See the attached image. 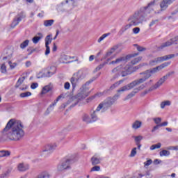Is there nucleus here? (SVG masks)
Listing matches in <instances>:
<instances>
[{
    "instance_id": "20",
    "label": "nucleus",
    "mask_w": 178,
    "mask_h": 178,
    "mask_svg": "<svg viewBox=\"0 0 178 178\" xmlns=\"http://www.w3.org/2000/svg\"><path fill=\"white\" fill-rule=\"evenodd\" d=\"M91 163L93 166L99 165L102 161V157H101L100 154H95L90 159Z\"/></svg>"
},
{
    "instance_id": "6",
    "label": "nucleus",
    "mask_w": 178,
    "mask_h": 178,
    "mask_svg": "<svg viewBox=\"0 0 178 178\" xmlns=\"http://www.w3.org/2000/svg\"><path fill=\"white\" fill-rule=\"evenodd\" d=\"M174 74L175 72H168L166 75L161 77L154 85L152 86L149 88V90H145L143 92V95H146V94L151 92V91H155V90H158V88H159V87H161V86H162V84H163V83H165L166 80H168L169 77H170V76Z\"/></svg>"
},
{
    "instance_id": "49",
    "label": "nucleus",
    "mask_w": 178,
    "mask_h": 178,
    "mask_svg": "<svg viewBox=\"0 0 178 178\" xmlns=\"http://www.w3.org/2000/svg\"><path fill=\"white\" fill-rule=\"evenodd\" d=\"M153 120L156 124H161V122H162V118H154Z\"/></svg>"
},
{
    "instance_id": "50",
    "label": "nucleus",
    "mask_w": 178,
    "mask_h": 178,
    "mask_svg": "<svg viewBox=\"0 0 178 178\" xmlns=\"http://www.w3.org/2000/svg\"><path fill=\"white\" fill-rule=\"evenodd\" d=\"M144 176H145L144 175L138 173V174H134L133 177H131L130 178H143L144 177Z\"/></svg>"
},
{
    "instance_id": "36",
    "label": "nucleus",
    "mask_w": 178,
    "mask_h": 178,
    "mask_svg": "<svg viewBox=\"0 0 178 178\" xmlns=\"http://www.w3.org/2000/svg\"><path fill=\"white\" fill-rule=\"evenodd\" d=\"M9 155H10V152L9 151H0V158H5V156H9Z\"/></svg>"
},
{
    "instance_id": "31",
    "label": "nucleus",
    "mask_w": 178,
    "mask_h": 178,
    "mask_svg": "<svg viewBox=\"0 0 178 178\" xmlns=\"http://www.w3.org/2000/svg\"><path fill=\"white\" fill-rule=\"evenodd\" d=\"M45 46H49V44L52 42V35H48L45 39Z\"/></svg>"
},
{
    "instance_id": "18",
    "label": "nucleus",
    "mask_w": 178,
    "mask_h": 178,
    "mask_svg": "<svg viewBox=\"0 0 178 178\" xmlns=\"http://www.w3.org/2000/svg\"><path fill=\"white\" fill-rule=\"evenodd\" d=\"M173 44H178V36L170 39V40L163 43L161 46H160V49H163V48H166V47H170V45Z\"/></svg>"
},
{
    "instance_id": "25",
    "label": "nucleus",
    "mask_w": 178,
    "mask_h": 178,
    "mask_svg": "<svg viewBox=\"0 0 178 178\" xmlns=\"http://www.w3.org/2000/svg\"><path fill=\"white\" fill-rule=\"evenodd\" d=\"M142 126L143 122L136 120L132 123L131 127L133 130H138V129H141Z\"/></svg>"
},
{
    "instance_id": "58",
    "label": "nucleus",
    "mask_w": 178,
    "mask_h": 178,
    "mask_svg": "<svg viewBox=\"0 0 178 178\" xmlns=\"http://www.w3.org/2000/svg\"><path fill=\"white\" fill-rule=\"evenodd\" d=\"M8 64L10 65V69H15V67L17 66V64H16V63H14L13 64H12V61H9Z\"/></svg>"
},
{
    "instance_id": "43",
    "label": "nucleus",
    "mask_w": 178,
    "mask_h": 178,
    "mask_svg": "<svg viewBox=\"0 0 178 178\" xmlns=\"http://www.w3.org/2000/svg\"><path fill=\"white\" fill-rule=\"evenodd\" d=\"M169 65H170V63L167 62L159 65L158 67L159 70H162V69H165V67H167V66H169Z\"/></svg>"
},
{
    "instance_id": "15",
    "label": "nucleus",
    "mask_w": 178,
    "mask_h": 178,
    "mask_svg": "<svg viewBox=\"0 0 178 178\" xmlns=\"http://www.w3.org/2000/svg\"><path fill=\"white\" fill-rule=\"evenodd\" d=\"M51 76H54V72H51L49 69H45L37 74V79H42V77H51Z\"/></svg>"
},
{
    "instance_id": "38",
    "label": "nucleus",
    "mask_w": 178,
    "mask_h": 178,
    "mask_svg": "<svg viewBox=\"0 0 178 178\" xmlns=\"http://www.w3.org/2000/svg\"><path fill=\"white\" fill-rule=\"evenodd\" d=\"M161 147H162V143H157V144L152 145L150 147V150H151V151H154V149H159V148H161Z\"/></svg>"
},
{
    "instance_id": "10",
    "label": "nucleus",
    "mask_w": 178,
    "mask_h": 178,
    "mask_svg": "<svg viewBox=\"0 0 178 178\" xmlns=\"http://www.w3.org/2000/svg\"><path fill=\"white\" fill-rule=\"evenodd\" d=\"M104 112L101 108V106H97L96 110L93 112L90 113V119L92 120V123H94V122H97L98 119H99V117L102 113Z\"/></svg>"
},
{
    "instance_id": "28",
    "label": "nucleus",
    "mask_w": 178,
    "mask_h": 178,
    "mask_svg": "<svg viewBox=\"0 0 178 178\" xmlns=\"http://www.w3.org/2000/svg\"><path fill=\"white\" fill-rule=\"evenodd\" d=\"M38 177L40 178H51V174L48 171H43Z\"/></svg>"
},
{
    "instance_id": "59",
    "label": "nucleus",
    "mask_w": 178,
    "mask_h": 178,
    "mask_svg": "<svg viewBox=\"0 0 178 178\" xmlns=\"http://www.w3.org/2000/svg\"><path fill=\"white\" fill-rule=\"evenodd\" d=\"M152 163V160L149 159L146 162L144 163V165L145 166H149V165H151Z\"/></svg>"
},
{
    "instance_id": "62",
    "label": "nucleus",
    "mask_w": 178,
    "mask_h": 178,
    "mask_svg": "<svg viewBox=\"0 0 178 178\" xmlns=\"http://www.w3.org/2000/svg\"><path fill=\"white\" fill-rule=\"evenodd\" d=\"M159 127H161V126L159 124L154 126L153 127V129H152V133H154L156 130H158V129H159Z\"/></svg>"
},
{
    "instance_id": "57",
    "label": "nucleus",
    "mask_w": 178,
    "mask_h": 178,
    "mask_svg": "<svg viewBox=\"0 0 178 178\" xmlns=\"http://www.w3.org/2000/svg\"><path fill=\"white\" fill-rule=\"evenodd\" d=\"M116 87H119V83L118 82H115L114 84H113L110 87V90H115V88H116Z\"/></svg>"
},
{
    "instance_id": "48",
    "label": "nucleus",
    "mask_w": 178,
    "mask_h": 178,
    "mask_svg": "<svg viewBox=\"0 0 178 178\" xmlns=\"http://www.w3.org/2000/svg\"><path fill=\"white\" fill-rule=\"evenodd\" d=\"M101 170V167L99 165H95L90 170V172H99Z\"/></svg>"
},
{
    "instance_id": "27",
    "label": "nucleus",
    "mask_w": 178,
    "mask_h": 178,
    "mask_svg": "<svg viewBox=\"0 0 178 178\" xmlns=\"http://www.w3.org/2000/svg\"><path fill=\"white\" fill-rule=\"evenodd\" d=\"M38 35L39 36H35L33 38L32 41L33 44H38V42L40 41V40H41V38H43L44 37V35H42V33H38Z\"/></svg>"
},
{
    "instance_id": "1",
    "label": "nucleus",
    "mask_w": 178,
    "mask_h": 178,
    "mask_svg": "<svg viewBox=\"0 0 178 178\" xmlns=\"http://www.w3.org/2000/svg\"><path fill=\"white\" fill-rule=\"evenodd\" d=\"M24 127L22 122L15 119L10 120L2 131L3 140L20 141L24 137Z\"/></svg>"
},
{
    "instance_id": "24",
    "label": "nucleus",
    "mask_w": 178,
    "mask_h": 178,
    "mask_svg": "<svg viewBox=\"0 0 178 178\" xmlns=\"http://www.w3.org/2000/svg\"><path fill=\"white\" fill-rule=\"evenodd\" d=\"M128 22H129V23L128 24L122 26L121 30L120 31V33H121V34H123V33H124V31H127V30H129V29L132 27V26H136L133 23V22L131 20H128Z\"/></svg>"
},
{
    "instance_id": "32",
    "label": "nucleus",
    "mask_w": 178,
    "mask_h": 178,
    "mask_svg": "<svg viewBox=\"0 0 178 178\" xmlns=\"http://www.w3.org/2000/svg\"><path fill=\"white\" fill-rule=\"evenodd\" d=\"M55 22V20L54 19H49V20H45L44 22V27H51L52 24Z\"/></svg>"
},
{
    "instance_id": "60",
    "label": "nucleus",
    "mask_w": 178,
    "mask_h": 178,
    "mask_svg": "<svg viewBox=\"0 0 178 178\" xmlns=\"http://www.w3.org/2000/svg\"><path fill=\"white\" fill-rule=\"evenodd\" d=\"M37 87H38V83H33L31 86V88L32 90H35V88H37Z\"/></svg>"
},
{
    "instance_id": "14",
    "label": "nucleus",
    "mask_w": 178,
    "mask_h": 178,
    "mask_svg": "<svg viewBox=\"0 0 178 178\" xmlns=\"http://www.w3.org/2000/svg\"><path fill=\"white\" fill-rule=\"evenodd\" d=\"M174 1L175 0H163L160 3L161 10L158 11L157 13L155 12V13L159 14L161 12H162V10H166L169 5L173 3Z\"/></svg>"
},
{
    "instance_id": "52",
    "label": "nucleus",
    "mask_w": 178,
    "mask_h": 178,
    "mask_svg": "<svg viewBox=\"0 0 178 178\" xmlns=\"http://www.w3.org/2000/svg\"><path fill=\"white\" fill-rule=\"evenodd\" d=\"M105 65H106V63L100 64L98 67H96L95 72H98V71L101 70V69H102V67H104V66H105Z\"/></svg>"
},
{
    "instance_id": "11",
    "label": "nucleus",
    "mask_w": 178,
    "mask_h": 178,
    "mask_svg": "<svg viewBox=\"0 0 178 178\" xmlns=\"http://www.w3.org/2000/svg\"><path fill=\"white\" fill-rule=\"evenodd\" d=\"M137 55H138V54H131V55H127L126 56L119 57L115 60L111 61L110 63V65H115V63L116 64L126 63V62H127V60H129L130 58H134V56H137Z\"/></svg>"
},
{
    "instance_id": "40",
    "label": "nucleus",
    "mask_w": 178,
    "mask_h": 178,
    "mask_svg": "<svg viewBox=\"0 0 178 178\" xmlns=\"http://www.w3.org/2000/svg\"><path fill=\"white\" fill-rule=\"evenodd\" d=\"M134 140L136 144H140V143H141V140H143V136L139 135L138 136H134Z\"/></svg>"
},
{
    "instance_id": "44",
    "label": "nucleus",
    "mask_w": 178,
    "mask_h": 178,
    "mask_svg": "<svg viewBox=\"0 0 178 178\" xmlns=\"http://www.w3.org/2000/svg\"><path fill=\"white\" fill-rule=\"evenodd\" d=\"M134 47H136V49L139 52H144V51H147V49L145 47L138 46V44H134Z\"/></svg>"
},
{
    "instance_id": "56",
    "label": "nucleus",
    "mask_w": 178,
    "mask_h": 178,
    "mask_svg": "<svg viewBox=\"0 0 178 178\" xmlns=\"http://www.w3.org/2000/svg\"><path fill=\"white\" fill-rule=\"evenodd\" d=\"M46 47V51H45V55H49V54L51 53V49L49 48V46H45Z\"/></svg>"
},
{
    "instance_id": "63",
    "label": "nucleus",
    "mask_w": 178,
    "mask_h": 178,
    "mask_svg": "<svg viewBox=\"0 0 178 178\" xmlns=\"http://www.w3.org/2000/svg\"><path fill=\"white\" fill-rule=\"evenodd\" d=\"M144 176H145V177H147V178H152V175L151 174V172H149V171H147L146 172V174L144 175Z\"/></svg>"
},
{
    "instance_id": "8",
    "label": "nucleus",
    "mask_w": 178,
    "mask_h": 178,
    "mask_svg": "<svg viewBox=\"0 0 178 178\" xmlns=\"http://www.w3.org/2000/svg\"><path fill=\"white\" fill-rule=\"evenodd\" d=\"M141 67V65H138L133 67L130 64H127L124 69L122 70V77H126V76H129V74H131V73H134L136 70H138Z\"/></svg>"
},
{
    "instance_id": "33",
    "label": "nucleus",
    "mask_w": 178,
    "mask_h": 178,
    "mask_svg": "<svg viewBox=\"0 0 178 178\" xmlns=\"http://www.w3.org/2000/svg\"><path fill=\"white\" fill-rule=\"evenodd\" d=\"M142 59H143V57H138L132 60L128 65H130L131 66H134V65H137V63H138V62H140Z\"/></svg>"
},
{
    "instance_id": "16",
    "label": "nucleus",
    "mask_w": 178,
    "mask_h": 178,
    "mask_svg": "<svg viewBox=\"0 0 178 178\" xmlns=\"http://www.w3.org/2000/svg\"><path fill=\"white\" fill-rule=\"evenodd\" d=\"M61 98H62V95H59L56 99V100H54V103L49 106V107L47 108V109L46 110V111L44 113V115L46 116L49 115V113H51V111H54V107L56 106V104H58V102H59V101L60 100Z\"/></svg>"
},
{
    "instance_id": "22",
    "label": "nucleus",
    "mask_w": 178,
    "mask_h": 178,
    "mask_svg": "<svg viewBox=\"0 0 178 178\" xmlns=\"http://www.w3.org/2000/svg\"><path fill=\"white\" fill-rule=\"evenodd\" d=\"M81 80L80 78H79L77 76H76V74H73V76L70 79V83L72 86L73 90L77 87L79 82Z\"/></svg>"
},
{
    "instance_id": "19",
    "label": "nucleus",
    "mask_w": 178,
    "mask_h": 178,
    "mask_svg": "<svg viewBox=\"0 0 178 178\" xmlns=\"http://www.w3.org/2000/svg\"><path fill=\"white\" fill-rule=\"evenodd\" d=\"M66 3H69V5H73L74 3V1L73 0H65V1H62L60 4L58 6V10L61 12L62 13L65 12H67V10L63 8V6L66 5Z\"/></svg>"
},
{
    "instance_id": "42",
    "label": "nucleus",
    "mask_w": 178,
    "mask_h": 178,
    "mask_svg": "<svg viewBox=\"0 0 178 178\" xmlns=\"http://www.w3.org/2000/svg\"><path fill=\"white\" fill-rule=\"evenodd\" d=\"M165 106H170V101H164L161 104V109H163Z\"/></svg>"
},
{
    "instance_id": "51",
    "label": "nucleus",
    "mask_w": 178,
    "mask_h": 178,
    "mask_svg": "<svg viewBox=\"0 0 178 178\" xmlns=\"http://www.w3.org/2000/svg\"><path fill=\"white\" fill-rule=\"evenodd\" d=\"M167 149H170L171 151H178V145L177 146H170L167 147Z\"/></svg>"
},
{
    "instance_id": "30",
    "label": "nucleus",
    "mask_w": 178,
    "mask_h": 178,
    "mask_svg": "<svg viewBox=\"0 0 178 178\" xmlns=\"http://www.w3.org/2000/svg\"><path fill=\"white\" fill-rule=\"evenodd\" d=\"M118 46H114L110 50H108L106 54V58L111 56V55H112V54H113L115 52V51H116V49H118Z\"/></svg>"
},
{
    "instance_id": "54",
    "label": "nucleus",
    "mask_w": 178,
    "mask_h": 178,
    "mask_svg": "<svg viewBox=\"0 0 178 178\" xmlns=\"http://www.w3.org/2000/svg\"><path fill=\"white\" fill-rule=\"evenodd\" d=\"M134 34H138L140 33V27H136L132 29Z\"/></svg>"
},
{
    "instance_id": "53",
    "label": "nucleus",
    "mask_w": 178,
    "mask_h": 178,
    "mask_svg": "<svg viewBox=\"0 0 178 178\" xmlns=\"http://www.w3.org/2000/svg\"><path fill=\"white\" fill-rule=\"evenodd\" d=\"M1 73H6V65H5V64L1 66Z\"/></svg>"
},
{
    "instance_id": "23",
    "label": "nucleus",
    "mask_w": 178,
    "mask_h": 178,
    "mask_svg": "<svg viewBox=\"0 0 178 178\" xmlns=\"http://www.w3.org/2000/svg\"><path fill=\"white\" fill-rule=\"evenodd\" d=\"M29 168L30 165L24 163H21L17 166V169L19 172H26V170H29Z\"/></svg>"
},
{
    "instance_id": "7",
    "label": "nucleus",
    "mask_w": 178,
    "mask_h": 178,
    "mask_svg": "<svg viewBox=\"0 0 178 178\" xmlns=\"http://www.w3.org/2000/svg\"><path fill=\"white\" fill-rule=\"evenodd\" d=\"M175 56H178V54H168L161 57H158L156 58H154V60H151L149 63V65L150 66H155L158 65V63L165 62V60H169V59H172V58H175Z\"/></svg>"
},
{
    "instance_id": "37",
    "label": "nucleus",
    "mask_w": 178,
    "mask_h": 178,
    "mask_svg": "<svg viewBox=\"0 0 178 178\" xmlns=\"http://www.w3.org/2000/svg\"><path fill=\"white\" fill-rule=\"evenodd\" d=\"M109 35H111V33H104L97 40V42H99V44H100V42L102 41H104V40H105V38H106V37H109Z\"/></svg>"
},
{
    "instance_id": "4",
    "label": "nucleus",
    "mask_w": 178,
    "mask_h": 178,
    "mask_svg": "<svg viewBox=\"0 0 178 178\" xmlns=\"http://www.w3.org/2000/svg\"><path fill=\"white\" fill-rule=\"evenodd\" d=\"M92 83V81H87L85 84H83L80 88V92L75 96L72 98H70L66 103H64L61 105L60 108H63V109H65L67 105H70V104L72 103V104L70 106V108H74L77 104H79V101H81V99H84L85 98H87L88 95H90V84Z\"/></svg>"
},
{
    "instance_id": "17",
    "label": "nucleus",
    "mask_w": 178,
    "mask_h": 178,
    "mask_svg": "<svg viewBox=\"0 0 178 178\" xmlns=\"http://www.w3.org/2000/svg\"><path fill=\"white\" fill-rule=\"evenodd\" d=\"M55 148H56V144L46 145L44 149L42 151V155H45V156L49 155V154L54 152Z\"/></svg>"
},
{
    "instance_id": "2",
    "label": "nucleus",
    "mask_w": 178,
    "mask_h": 178,
    "mask_svg": "<svg viewBox=\"0 0 178 178\" xmlns=\"http://www.w3.org/2000/svg\"><path fill=\"white\" fill-rule=\"evenodd\" d=\"M159 67L157 66L151 70H147L143 72H140V75L143 76L141 78L136 79L130 83L124 86L117 90L118 92H124V91H129V90H133L134 87L136 86H140V84H143V83H145L149 77H151L154 73L159 72Z\"/></svg>"
},
{
    "instance_id": "5",
    "label": "nucleus",
    "mask_w": 178,
    "mask_h": 178,
    "mask_svg": "<svg viewBox=\"0 0 178 178\" xmlns=\"http://www.w3.org/2000/svg\"><path fill=\"white\" fill-rule=\"evenodd\" d=\"M120 97V95L117 94L115 95L113 97H107L104 102L100 103L98 106H100V109H102V111L105 113L106 111H108V109H109V108H111V106H112V105H113V104H115V102L118 101Z\"/></svg>"
},
{
    "instance_id": "55",
    "label": "nucleus",
    "mask_w": 178,
    "mask_h": 178,
    "mask_svg": "<svg viewBox=\"0 0 178 178\" xmlns=\"http://www.w3.org/2000/svg\"><path fill=\"white\" fill-rule=\"evenodd\" d=\"M64 88H65V90H70V83L65 82L64 83Z\"/></svg>"
},
{
    "instance_id": "47",
    "label": "nucleus",
    "mask_w": 178,
    "mask_h": 178,
    "mask_svg": "<svg viewBox=\"0 0 178 178\" xmlns=\"http://www.w3.org/2000/svg\"><path fill=\"white\" fill-rule=\"evenodd\" d=\"M175 15H178V8H177V10L176 11L172 12V13H171V15H170V16H168V20H170V19H175L176 17H175Z\"/></svg>"
},
{
    "instance_id": "45",
    "label": "nucleus",
    "mask_w": 178,
    "mask_h": 178,
    "mask_svg": "<svg viewBox=\"0 0 178 178\" xmlns=\"http://www.w3.org/2000/svg\"><path fill=\"white\" fill-rule=\"evenodd\" d=\"M31 95V93L30 92H22L19 95V97H21V98H26V97H30Z\"/></svg>"
},
{
    "instance_id": "34",
    "label": "nucleus",
    "mask_w": 178,
    "mask_h": 178,
    "mask_svg": "<svg viewBox=\"0 0 178 178\" xmlns=\"http://www.w3.org/2000/svg\"><path fill=\"white\" fill-rule=\"evenodd\" d=\"M25 79L26 78L24 76L19 78L15 84V88H19V86H22V83L24 82Z\"/></svg>"
},
{
    "instance_id": "12",
    "label": "nucleus",
    "mask_w": 178,
    "mask_h": 178,
    "mask_svg": "<svg viewBox=\"0 0 178 178\" xmlns=\"http://www.w3.org/2000/svg\"><path fill=\"white\" fill-rule=\"evenodd\" d=\"M145 88V85L142 84L138 88H134L132 92H131L129 94L127 95V97L124 99V101H127L128 99L133 98V97H134L136 94H138L139 91H141V90H144Z\"/></svg>"
},
{
    "instance_id": "35",
    "label": "nucleus",
    "mask_w": 178,
    "mask_h": 178,
    "mask_svg": "<svg viewBox=\"0 0 178 178\" xmlns=\"http://www.w3.org/2000/svg\"><path fill=\"white\" fill-rule=\"evenodd\" d=\"M124 69V68H122V66L116 67L112 70V73H118V74L121 73L122 76V70H123Z\"/></svg>"
},
{
    "instance_id": "64",
    "label": "nucleus",
    "mask_w": 178,
    "mask_h": 178,
    "mask_svg": "<svg viewBox=\"0 0 178 178\" xmlns=\"http://www.w3.org/2000/svg\"><path fill=\"white\" fill-rule=\"evenodd\" d=\"M27 88H29V86L23 85V87L19 88V90H21V91H26V90H27Z\"/></svg>"
},
{
    "instance_id": "61",
    "label": "nucleus",
    "mask_w": 178,
    "mask_h": 178,
    "mask_svg": "<svg viewBox=\"0 0 178 178\" xmlns=\"http://www.w3.org/2000/svg\"><path fill=\"white\" fill-rule=\"evenodd\" d=\"M168 124H169V122L168 121H165L164 122L159 124V126L160 127H164L165 126H168Z\"/></svg>"
},
{
    "instance_id": "9",
    "label": "nucleus",
    "mask_w": 178,
    "mask_h": 178,
    "mask_svg": "<svg viewBox=\"0 0 178 178\" xmlns=\"http://www.w3.org/2000/svg\"><path fill=\"white\" fill-rule=\"evenodd\" d=\"M74 163V160L72 159H66L63 161L61 164H59L57 167L58 172H63L66 169H70V165Z\"/></svg>"
},
{
    "instance_id": "3",
    "label": "nucleus",
    "mask_w": 178,
    "mask_h": 178,
    "mask_svg": "<svg viewBox=\"0 0 178 178\" xmlns=\"http://www.w3.org/2000/svg\"><path fill=\"white\" fill-rule=\"evenodd\" d=\"M155 6V0L148 3L147 6L142 7L139 10H137L132 15H131L128 20H131L132 23L136 26L142 24L145 19V16L147 13H151L154 9L152 6Z\"/></svg>"
},
{
    "instance_id": "46",
    "label": "nucleus",
    "mask_w": 178,
    "mask_h": 178,
    "mask_svg": "<svg viewBox=\"0 0 178 178\" xmlns=\"http://www.w3.org/2000/svg\"><path fill=\"white\" fill-rule=\"evenodd\" d=\"M136 154H137V147H134L131 151L130 156L131 158H134V156H136Z\"/></svg>"
},
{
    "instance_id": "41",
    "label": "nucleus",
    "mask_w": 178,
    "mask_h": 178,
    "mask_svg": "<svg viewBox=\"0 0 178 178\" xmlns=\"http://www.w3.org/2000/svg\"><path fill=\"white\" fill-rule=\"evenodd\" d=\"M160 156H169L170 152L168 150H162L160 152Z\"/></svg>"
},
{
    "instance_id": "13",
    "label": "nucleus",
    "mask_w": 178,
    "mask_h": 178,
    "mask_svg": "<svg viewBox=\"0 0 178 178\" xmlns=\"http://www.w3.org/2000/svg\"><path fill=\"white\" fill-rule=\"evenodd\" d=\"M26 17V14L24 12H21L19 14L17 15V16L14 18L13 23L11 24L12 27H16L19 23L23 20Z\"/></svg>"
},
{
    "instance_id": "29",
    "label": "nucleus",
    "mask_w": 178,
    "mask_h": 178,
    "mask_svg": "<svg viewBox=\"0 0 178 178\" xmlns=\"http://www.w3.org/2000/svg\"><path fill=\"white\" fill-rule=\"evenodd\" d=\"M51 90H52V88L50 85L45 86L42 90L41 94H47V92H49Z\"/></svg>"
},
{
    "instance_id": "26",
    "label": "nucleus",
    "mask_w": 178,
    "mask_h": 178,
    "mask_svg": "<svg viewBox=\"0 0 178 178\" xmlns=\"http://www.w3.org/2000/svg\"><path fill=\"white\" fill-rule=\"evenodd\" d=\"M82 120L85 123H87V124L90 123H92V120H91V115L87 114V113H83L82 115Z\"/></svg>"
},
{
    "instance_id": "39",
    "label": "nucleus",
    "mask_w": 178,
    "mask_h": 178,
    "mask_svg": "<svg viewBox=\"0 0 178 178\" xmlns=\"http://www.w3.org/2000/svg\"><path fill=\"white\" fill-rule=\"evenodd\" d=\"M30 42V40H26L20 44L21 49H24L26 47L29 46V43Z\"/></svg>"
},
{
    "instance_id": "21",
    "label": "nucleus",
    "mask_w": 178,
    "mask_h": 178,
    "mask_svg": "<svg viewBox=\"0 0 178 178\" xmlns=\"http://www.w3.org/2000/svg\"><path fill=\"white\" fill-rule=\"evenodd\" d=\"M75 74L81 80H83L87 77V74H88V70L87 68H82L79 72L75 73Z\"/></svg>"
}]
</instances>
